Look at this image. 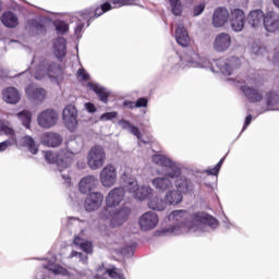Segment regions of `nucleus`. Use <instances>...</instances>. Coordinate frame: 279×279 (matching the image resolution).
<instances>
[{
    "mask_svg": "<svg viewBox=\"0 0 279 279\" xmlns=\"http://www.w3.org/2000/svg\"><path fill=\"white\" fill-rule=\"evenodd\" d=\"M233 82H235V86L241 88L251 104H258L263 101V93H260L258 88L251 87L252 84H256V80L250 77L241 80V77H236Z\"/></svg>",
    "mask_w": 279,
    "mask_h": 279,
    "instance_id": "nucleus-7",
    "label": "nucleus"
},
{
    "mask_svg": "<svg viewBox=\"0 0 279 279\" xmlns=\"http://www.w3.org/2000/svg\"><path fill=\"white\" fill-rule=\"evenodd\" d=\"M168 219L172 226L161 229V234L169 236H178L186 232H208V228L215 230L219 226V221L206 213L190 215L183 209L173 210Z\"/></svg>",
    "mask_w": 279,
    "mask_h": 279,
    "instance_id": "nucleus-1",
    "label": "nucleus"
},
{
    "mask_svg": "<svg viewBox=\"0 0 279 279\" xmlns=\"http://www.w3.org/2000/svg\"><path fill=\"white\" fill-rule=\"evenodd\" d=\"M70 258H77L80 263H87L88 260V256H86V254L80 253L77 251H72Z\"/></svg>",
    "mask_w": 279,
    "mask_h": 279,
    "instance_id": "nucleus-47",
    "label": "nucleus"
},
{
    "mask_svg": "<svg viewBox=\"0 0 279 279\" xmlns=\"http://www.w3.org/2000/svg\"><path fill=\"white\" fill-rule=\"evenodd\" d=\"M154 193V190L150 186L143 185L138 187L137 193H135V199H140V202H144V199H147L149 195Z\"/></svg>",
    "mask_w": 279,
    "mask_h": 279,
    "instance_id": "nucleus-43",
    "label": "nucleus"
},
{
    "mask_svg": "<svg viewBox=\"0 0 279 279\" xmlns=\"http://www.w3.org/2000/svg\"><path fill=\"white\" fill-rule=\"evenodd\" d=\"M182 62L185 64H191V66H196L198 69H210L213 73H221L222 75H232L234 71L240 69L241 59L239 57H231L229 59H218L213 63L206 57H199L194 49H187L183 57H181Z\"/></svg>",
    "mask_w": 279,
    "mask_h": 279,
    "instance_id": "nucleus-2",
    "label": "nucleus"
},
{
    "mask_svg": "<svg viewBox=\"0 0 279 279\" xmlns=\"http://www.w3.org/2000/svg\"><path fill=\"white\" fill-rule=\"evenodd\" d=\"M174 38L181 47H189L191 45V37L189 36V31L183 24H178L174 32Z\"/></svg>",
    "mask_w": 279,
    "mask_h": 279,
    "instance_id": "nucleus-28",
    "label": "nucleus"
},
{
    "mask_svg": "<svg viewBox=\"0 0 279 279\" xmlns=\"http://www.w3.org/2000/svg\"><path fill=\"white\" fill-rule=\"evenodd\" d=\"M56 29L58 34L63 35L69 32V24L64 21H59L56 23Z\"/></svg>",
    "mask_w": 279,
    "mask_h": 279,
    "instance_id": "nucleus-45",
    "label": "nucleus"
},
{
    "mask_svg": "<svg viewBox=\"0 0 279 279\" xmlns=\"http://www.w3.org/2000/svg\"><path fill=\"white\" fill-rule=\"evenodd\" d=\"M77 75H78V80H84V81H88V78L90 77V75H88V73H86V70L84 69H78Z\"/></svg>",
    "mask_w": 279,
    "mask_h": 279,
    "instance_id": "nucleus-52",
    "label": "nucleus"
},
{
    "mask_svg": "<svg viewBox=\"0 0 279 279\" xmlns=\"http://www.w3.org/2000/svg\"><path fill=\"white\" fill-rule=\"evenodd\" d=\"M170 3V12L174 16H182L183 7H182V0H168Z\"/></svg>",
    "mask_w": 279,
    "mask_h": 279,
    "instance_id": "nucleus-44",
    "label": "nucleus"
},
{
    "mask_svg": "<svg viewBox=\"0 0 279 279\" xmlns=\"http://www.w3.org/2000/svg\"><path fill=\"white\" fill-rule=\"evenodd\" d=\"M74 245H77L78 247H81V250L85 252V254H92L93 252V243L80 236L74 238Z\"/></svg>",
    "mask_w": 279,
    "mask_h": 279,
    "instance_id": "nucleus-41",
    "label": "nucleus"
},
{
    "mask_svg": "<svg viewBox=\"0 0 279 279\" xmlns=\"http://www.w3.org/2000/svg\"><path fill=\"white\" fill-rule=\"evenodd\" d=\"M99 180L105 189H112L117 184V167L112 163L105 166L99 174Z\"/></svg>",
    "mask_w": 279,
    "mask_h": 279,
    "instance_id": "nucleus-10",
    "label": "nucleus"
},
{
    "mask_svg": "<svg viewBox=\"0 0 279 279\" xmlns=\"http://www.w3.org/2000/svg\"><path fill=\"white\" fill-rule=\"evenodd\" d=\"M45 160H47L49 162V165H57L58 170L60 171L63 180H65V182L68 184H71V177L69 174H64L62 169H66L64 167H62V162L59 161L58 159V153L54 155L52 151L48 150L45 151Z\"/></svg>",
    "mask_w": 279,
    "mask_h": 279,
    "instance_id": "nucleus-29",
    "label": "nucleus"
},
{
    "mask_svg": "<svg viewBox=\"0 0 279 279\" xmlns=\"http://www.w3.org/2000/svg\"><path fill=\"white\" fill-rule=\"evenodd\" d=\"M158 214L154 211H146L144 215L140 217L138 223L141 230L144 232H149V230H154L158 226Z\"/></svg>",
    "mask_w": 279,
    "mask_h": 279,
    "instance_id": "nucleus-16",
    "label": "nucleus"
},
{
    "mask_svg": "<svg viewBox=\"0 0 279 279\" xmlns=\"http://www.w3.org/2000/svg\"><path fill=\"white\" fill-rule=\"evenodd\" d=\"M98 182L97 177L88 174L80 181L78 191L83 195H86L87 193H90V191H94V189H97Z\"/></svg>",
    "mask_w": 279,
    "mask_h": 279,
    "instance_id": "nucleus-23",
    "label": "nucleus"
},
{
    "mask_svg": "<svg viewBox=\"0 0 279 279\" xmlns=\"http://www.w3.org/2000/svg\"><path fill=\"white\" fill-rule=\"evenodd\" d=\"M123 106H125V108H130L131 110H133V108H136V102L131 100H125Z\"/></svg>",
    "mask_w": 279,
    "mask_h": 279,
    "instance_id": "nucleus-57",
    "label": "nucleus"
},
{
    "mask_svg": "<svg viewBox=\"0 0 279 279\" xmlns=\"http://www.w3.org/2000/svg\"><path fill=\"white\" fill-rule=\"evenodd\" d=\"M167 206V201L160 196H155L148 202V208L151 210H165Z\"/></svg>",
    "mask_w": 279,
    "mask_h": 279,
    "instance_id": "nucleus-39",
    "label": "nucleus"
},
{
    "mask_svg": "<svg viewBox=\"0 0 279 279\" xmlns=\"http://www.w3.org/2000/svg\"><path fill=\"white\" fill-rule=\"evenodd\" d=\"M25 94L28 97V99H32V101H45V97H47V92L45 88L38 87L36 85H28L25 88Z\"/></svg>",
    "mask_w": 279,
    "mask_h": 279,
    "instance_id": "nucleus-25",
    "label": "nucleus"
},
{
    "mask_svg": "<svg viewBox=\"0 0 279 279\" xmlns=\"http://www.w3.org/2000/svg\"><path fill=\"white\" fill-rule=\"evenodd\" d=\"M132 213V209L130 207H122L120 209H112L111 208V217L110 219V226L111 228H119L130 219V215Z\"/></svg>",
    "mask_w": 279,
    "mask_h": 279,
    "instance_id": "nucleus-13",
    "label": "nucleus"
},
{
    "mask_svg": "<svg viewBox=\"0 0 279 279\" xmlns=\"http://www.w3.org/2000/svg\"><path fill=\"white\" fill-rule=\"evenodd\" d=\"M33 32H36V34H45V25L40 24L38 21H33Z\"/></svg>",
    "mask_w": 279,
    "mask_h": 279,
    "instance_id": "nucleus-48",
    "label": "nucleus"
},
{
    "mask_svg": "<svg viewBox=\"0 0 279 279\" xmlns=\"http://www.w3.org/2000/svg\"><path fill=\"white\" fill-rule=\"evenodd\" d=\"M279 104V95L276 92H269L266 95V108L260 112H268V110H278L275 106Z\"/></svg>",
    "mask_w": 279,
    "mask_h": 279,
    "instance_id": "nucleus-37",
    "label": "nucleus"
},
{
    "mask_svg": "<svg viewBox=\"0 0 279 279\" xmlns=\"http://www.w3.org/2000/svg\"><path fill=\"white\" fill-rule=\"evenodd\" d=\"M58 119H60L58 111L53 109H46L37 116V123L44 130H50V128L58 124Z\"/></svg>",
    "mask_w": 279,
    "mask_h": 279,
    "instance_id": "nucleus-12",
    "label": "nucleus"
},
{
    "mask_svg": "<svg viewBox=\"0 0 279 279\" xmlns=\"http://www.w3.org/2000/svg\"><path fill=\"white\" fill-rule=\"evenodd\" d=\"M182 199H184V196L178 190H168L166 192L165 201L168 206H178V204H182Z\"/></svg>",
    "mask_w": 279,
    "mask_h": 279,
    "instance_id": "nucleus-32",
    "label": "nucleus"
},
{
    "mask_svg": "<svg viewBox=\"0 0 279 279\" xmlns=\"http://www.w3.org/2000/svg\"><path fill=\"white\" fill-rule=\"evenodd\" d=\"M232 47V37L228 33H219L216 35L214 43H213V49L217 53H226L228 49Z\"/></svg>",
    "mask_w": 279,
    "mask_h": 279,
    "instance_id": "nucleus-14",
    "label": "nucleus"
},
{
    "mask_svg": "<svg viewBox=\"0 0 279 279\" xmlns=\"http://www.w3.org/2000/svg\"><path fill=\"white\" fill-rule=\"evenodd\" d=\"M205 8H206V4H204V3H201L196 7H194V10H193L194 16H199V14H202V12H204Z\"/></svg>",
    "mask_w": 279,
    "mask_h": 279,
    "instance_id": "nucleus-51",
    "label": "nucleus"
},
{
    "mask_svg": "<svg viewBox=\"0 0 279 279\" xmlns=\"http://www.w3.org/2000/svg\"><path fill=\"white\" fill-rule=\"evenodd\" d=\"M16 117H17V119H20V121L22 122L24 128L29 130V128L32 125V111L23 110V111L16 113Z\"/></svg>",
    "mask_w": 279,
    "mask_h": 279,
    "instance_id": "nucleus-42",
    "label": "nucleus"
},
{
    "mask_svg": "<svg viewBox=\"0 0 279 279\" xmlns=\"http://www.w3.org/2000/svg\"><path fill=\"white\" fill-rule=\"evenodd\" d=\"M85 109L87 110V112H97V108L95 107V105L93 102H86L85 104Z\"/></svg>",
    "mask_w": 279,
    "mask_h": 279,
    "instance_id": "nucleus-55",
    "label": "nucleus"
},
{
    "mask_svg": "<svg viewBox=\"0 0 279 279\" xmlns=\"http://www.w3.org/2000/svg\"><path fill=\"white\" fill-rule=\"evenodd\" d=\"M62 121L65 128L70 132H75L77 130V107L75 105H68L62 111Z\"/></svg>",
    "mask_w": 279,
    "mask_h": 279,
    "instance_id": "nucleus-11",
    "label": "nucleus"
},
{
    "mask_svg": "<svg viewBox=\"0 0 279 279\" xmlns=\"http://www.w3.org/2000/svg\"><path fill=\"white\" fill-rule=\"evenodd\" d=\"M134 247H136V245L132 244L130 246H124L121 252L122 254H128L129 256H132V254H134Z\"/></svg>",
    "mask_w": 279,
    "mask_h": 279,
    "instance_id": "nucleus-53",
    "label": "nucleus"
},
{
    "mask_svg": "<svg viewBox=\"0 0 279 279\" xmlns=\"http://www.w3.org/2000/svg\"><path fill=\"white\" fill-rule=\"evenodd\" d=\"M97 279H125L123 274L117 269V267L106 268L102 266L97 268V275L95 276Z\"/></svg>",
    "mask_w": 279,
    "mask_h": 279,
    "instance_id": "nucleus-20",
    "label": "nucleus"
},
{
    "mask_svg": "<svg viewBox=\"0 0 279 279\" xmlns=\"http://www.w3.org/2000/svg\"><path fill=\"white\" fill-rule=\"evenodd\" d=\"M62 73V68L56 62L43 60L34 74L35 80H44V77H58Z\"/></svg>",
    "mask_w": 279,
    "mask_h": 279,
    "instance_id": "nucleus-8",
    "label": "nucleus"
},
{
    "mask_svg": "<svg viewBox=\"0 0 279 279\" xmlns=\"http://www.w3.org/2000/svg\"><path fill=\"white\" fill-rule=\"evenodd\" d=\"M274 1V5H276V8L279 9V0H272Z\"/></svg>",
    "mask_w": 279,
    "mask_h": 279,
    "instance_id": "nucleus-59",
    "label": "nucleus"
},
{
    "mask_svg": "<svg viewBox=\"0 0 279 279\" xmlns=\"http://www.w3.org/2000/svg\"><path fill=\"white\" fill-rule=\"evenodd\" d=\"M69 219H75V218H69Z\"/></svg>",
    "mask_w": 279,
    "mask_h": 279,
    "instance_id": "nucleus-61",
    "label": "nucleus"
},
{
    "mask_svg": "<svg viewBox=\"0 0 279 279\" xmlns=\"http://www.w3.org/2000/svg\"><path fill=\"white\" fill-rule=\"evenodd\" d=\"M228 19H230V13L226 8H218L214 12L213 16V25L214 27H223L226 23H228Z\"/></svg>",
    "mask_w": 279,
    "mask_h": 279,
    "instance_id": "nucleus-27",
    "label": "nucleus"
},
{
    "mask_svg": "<svg viewBox=\"0 0 279 279\" xmlns=\"http://www.w3.org/2000/svg\"><path fill=\"white\" fill-rule=\"evenodd\" d=\"M125 197V189L122 186L113 187L107 194L105 202L106 206L99 211L98 217L102 221H108L112 217V208H117Z\"/></svg>",
    "mask_w": 279,
    "mask_h": 279,
    "instance_id": "nucleus-6",
    "label": "nucleus"
},
{
    "mask_svg": "<svg viewBox=\"0 0 279 279\" xmlns=\"http://www.w3.org/2000/svg\"><path fill=\"white\" fill-rule=\"evenodd\" d=\"M265 51V48L260 47L258 44L253 45L251 48V53H253L254 56H263Z\"/></svg>",
    "mask_w": 279,
    "mask_h": 279,
    "instance_id": "nucleus-49",
    "label": "nucleus"
},
{
    "mask_svg": "<svg viewBox=\"0 0 279 279\" xmlns=\"http://www.w3.org/2000/svg\"><path fill=\"white\" fill-rule=\"evenodd\" d=\"M20 145H23V147H27L31 154H38V146L36 145L34 138L29 135L22 137L20 141Z\"/></svg>",
    "mask_w": 279,
    "mask_h": 279,
    "instance_id": "nucleus-40",
    "label": "nucleus"
},
{
    "mask_svg": "<svg viewBox=\"0 0 279 279\" xmlns=\"http://www.w3.org/2000/svg\"><path fill=\"white\" fill-rule=\"evenodd\" d=\"M1 10H2V7H1V2H0V12H1Z\"/></svg>",
    "mask_w": 279,
    "mask_h": 279,
    "instance_id": "nucleus-60",
    "label": "nucleus"
},
{
    "mask_svg": "<svg viewBox=\"0 0 279 279\" xmlns=\"http://www.w3.org/2000/svg\"><path fill=\"white\" fill-rule=\"evenodd\" d=\"M134 1H136V0H122V7H124V5H133Z\"/></svg>",
    "mask_w": 279,
    "mask_h": 279,
    "instance_id": "nucleus-58",
    "label": "nucleus"
},
{
    "mask_svg": "<svg viewBox=\"0 0 279 279\" xmlns=\"http://www.w3.org/2000/svg\"><path fill=\"white\" fill-rule=\"evenodd\" d=\"M135 108H147V98H140L135 102Z\"/></svg>",
    "mask_w": 279,
    "mask_h": 279,
    "instance_id": "nucleus-54",
    "label": "nucleus"
},
{
    "mask_svg": "<svg viewBox=\"0 0 279 279\" xmlns=\"http://www.w3.org/2000/svg\"><path fill=\"white\" fill-rule=\"evenodd\" d=\"M118 124L120 125V128H122V130H128L130 134H133V136H136V138L141 141L143 134L141 133V130L137 126L130 123V121L128 120H120Z\"/></svg>",
    "mask_w": 279,
    "mask_h": 279,
    "instance_id": "nucleus-38",
    "label": "nucleus"
},
{
    "mask_svg": "<svg viewBox=\"0 0 279 279\" xmlns=\"http://www.w3.org/2000/svg\"><path fill=\"white\" fill-rule=\"evenodd\" d=\"M153 162L166 169L161 177L151 180L154 189L159 193H165L171 190L175 180L182 175V170L178 167V163L163 155L153 156Z\"/></svg>",
    "mask_w": 279,
    "mask_h": 279,
    "instance_id": "nucleus-3",
    "label": "nucleus"
},
{
    "mask_svg": "<svg viewBox=\"0 0 279 279\" xmlns=\"http://www.w3.org/2000/svg\"><path fill=\"white\" fill-rule=\"evenodd\" d=\"M121 182L124 191L133 195V197L136 195V193L138 192V189L141 187L138 185V181L136 180V178L130 177L125 172L121 175Z\"/></svg>",
    "mask_w": 279,
    "mask_h": 279,
    "instance_id": "nucleus-24",
    "label": "nucleus"
},
{
    "mask_svg": "<svg viewBox=\"0 0 279 279\" xmlns=\"http://www.w3.org/2000/svg\"><path fill=\"white\" fill-rule=\"evenodd\" d=\"M104 204V194L101 192H89L85 198V210L95 213L99 210Z\"/></svg>",
    "mask_w": 279,
    "mask_h": 279,
    "instance_id": "nucleus-15",
    "label": "nucleus"
},
{
    "mask_svg": "<svg viewBox=\"0 0 279 279\" xmlns=\"http://www.w3.org/2000/svg\"><path fill=\"white\" fill-rule=\"evenodd\" d=\"M250 123H252V114H248L246 118H245V122H244V126L242 129V132H245V130H247Z\"/></svg>",
    "mask_w": 279,
    "mask_h": 279,
    "instance_id": "nucleus-56",
    "label": "nucleus"
},
{
    "mask_svg": "<svg viewBox=\"0 0 279 279\" xmlns=\"http://www.w3.org/2000/svg\"><path fill=\"white\" fill-rule=\"evenodd\" d=\"M88 86L89 88H92V90H94V93H96V95L98 96V99H100L102 104H108V97L110 96V92H108L106 87L99 84H93V83H88Z\"/></svg>",
    "mask_w": 279,
    "mask_h": 279,
    "instance_id": "nucleus-36",
    "label": "nucleus"
},
{
    "mask_svg": "<svg viewBox=\"0 0 279 279\" xmlns=\"http://www.w3.org/2000/svg\"><path fill=\"white\" fill-rule=\"evenodd\" d=\"M3 99L7 104H19L21 101V94L15 87H9L3 92Z\"/></svg>",
    "mask_w": 279,
    "mask_h": 279,
    "instance_id": "nucleus-34",
    "label": "nucleus"
},
{
    "mask_svg": "<svg viewBox=\"0 0 279 279\" xmlns=\"http://www.w3.org/2000/svg\"><path fill=\"white\" fill-rule=\"evenodd\" d=\"M62 141H64V138L57 132H46L41 135V143L46 147H60V145H62Z\"/></svg>",
    "mask_w": 279,
    "mask_h": 279,
    "instance_id": "nucleus-22",
    "label": "nucleus"
},
{
    "mask_svg": "<svg viewBox=\"0 0 279 279\" xmlns=\"http://www.w3.org/2000/svg\"><path fill=\"white\" fill-rule=\"evenodd\" d=\"M247 22L251 27H260L265 22V12L263 10H253L247 16Z\"/></svg>",
    "mask_w": 279,
    "mask_h": 279,
    "instance_id": "nucleus-31",
    "label": "nucleus"
},
{
    "mask_svg": "<svg viewBox=\"0 0 279 279\" xmlns=\"http://www.w3.org/2000/svg\"><path fill=\"white\" fill-rule=\"evenodd\" d=\"M1 23L4 27L14 28L19 25V16L12 11H7L1 15Z\"/></svg>",
    "mask_w": 279,
    "mask_h": 279,
    "instance_id": "nucleus-35",
    "label": "nucleus"
},
{
    "mask_svg": "<svg viewBox=\"0 0 279 279\" xmlns=\"http://www.w3.org/2000/svg\"><path fill=\"white\" fill-rule=\"evenodd\" d=\"M223 160H226V157L221 158L220 161L211 169L206 170L205 172L208 173V175H218L221 165H223Z\"/></svg>",
    "mask_w": 279,
    "mask_h": 279,
    "instance_id": "nucleus-46",
    "label": "nucleus"
},
{
    "mask_svg": "<svg viewBox=\"0 0 279 279\" xmlns=\"http://www.w3.org/2000/svg\"><path fill=\"white\" fill-rule=\"evenodd\" d=\"M0 132L10 136L9 140L0 143V151H5L8 147H12V145H16V133L14 129L10 128L5 122L0 121Z\"/></svg>",
    "mask_w": 279,
    "mask_h": 279,
    "instance_id": "nucleus-17",
    "label": "nucleus"
},
{
    "mask_svg": "<svg viewBox=\"0 0 279 279\" xmlns=\"http://www.w3.org/2000/svg\"><path fill=\"white\" fill-rule=\"evenodd\" d=\"M230 25L233 32H243V27H245V12L241 9L232 10Z\"/></svg>",
    "mask_w": 279,
    "mask_h": 279,
    "instance_id": "nucleus-18",
    "label": "nucleus"
},
{
    "mask_svg": "<svg viewBox=\"0 0 279 279\" xmlns=\"http://www.w3.org/2000/svg\"><path fill=\"white\" fill-rule=\"evenodd\" d=\"M78 24L76 25L74 32L76 36L82 34V29H84V21L89 22L93 19H98L99 16H95V9H86L77 13Z\"/></svg>",
    "mask_w": 279,
    "mask_h": 279,
    "instance_id": "nucleus-21",
    "label": "nucleus"
},
{
    "mask_svg": "<svg viewBox=\"0 0 279 279\" xmlns=\"http://www.w3.org/2000/svg\"><path fill=\"white\" fill-rule=\"evenodd\" d=\"M84 143L82 138H70L65 142V148H62L58 151V160L62 163L63 169H69L73 163V158L82 151Z\"/></svg>",
    "mask_w": 279,
    "mask_h": 279,
    "instance_id": "nucleus-5",
    "label": "nucleus"
},
{
    "mask_svg": "<svg viewBox=\"0 0 279 279\" xmlns=\"http://www.w3.org/2000/svg\"><path fill=\"white\" fill-rule=\"evenodd\" d=\"M114 8H123L122 0H106L105 3L100 5V8L94 9L95 16H101L105 12H110Z\"/></svg>",
    "mask_w": 279,
    "mask_h": 279,
    "instance_id": "nucleus-30",
    "label": "nucleus"
},
{
    "mask_svg": "<svg viewBox=\"0 0 279 279\" xmlns=\"http://www.w3.org/2000/svg\"><path fill=\"white\" fill-rule=\"evenodd\" d=\"M106 165V150L99 146H93L87 155V167L92 169V171H97V169H101Z\"/></svg>",
    "mask_w": 279,
    "mask_h": 279,
    "instance_id": "nucleus-9",
    "label": "nucleus"
},
{
    "mask_svg": "<svg viewBox=\"0 0 279 279\" xmlns=\"http://www.w3.org/2000/svg\"><path fill=\"white\" fill-rule=\"evenodd\" d=\"M51 276H62L65 279L82 278L80 271L73 268L66 269L56 264V257H53L51 260L46 262V264L43 265V268L37 270L35 279H53V277Z\"/></svg>",
    "mask_w": 279,
    "mask_h": 279,
    "instance_id": "nucleus-4",
    "label": "nucleus"
},
{
    "mask_svg": "<svg viewBox=\"0 0 279 279\" xmlns=\"http://www.w3.org/2000/svg\"><path fill=\"white\" fill-rule=\"evenodd\" d=\"M174 186L181 194L189 193V191L193 189V183L191 180L186 179V177H182V174H180L179 178L174 179Z\"/></svg>",
    "mask_w": 279,
    "mask_h": 279,
    "instance_id": "nucleus-33",
    "label": "nucleus"
},
{
    "mask_svg": "<svg viewBox=\"0 0 279 279\" xmlns=\"http://www.w3.org/2000/svg\"><path fill=\"white\" fill-rule=\"evenodd\" d=\"M52 53L53 56L62 62L64 58L66 57V39L63 37H58L53 41L52 46Z\"/></svg>",
    "mask_w": 279,
    "mask_h": 279,
    "instance_id": "nucleus-26",
    "label": "nucleus"
},
{
    "mask_svg": "<svg viewBox=\"0 0 279 279\" xmlns=\"http://www.w3.org/2000/svg\"><path fill=\"white\" fill-rule=\"evenodd\" d=\"M264 28L266 32H270L274 34L275 32H278L279 29V14L276 13V11H268L265 13L264 16Z\"/></svg>",
    "mask_w": 279,
    "mask_h": 279,
    "instance_id": "nucleus-19",
    "label": "nucleus"
},
{
    "mask_svg": "<svg viewBox=\"0 0 279 279\" xmlns=\"http://www.w3.org/2000/svg\"><path fill=\"white\" fill-rule=\"evenodd\" d=\"M117 111L106 112L101 114L100 121H112V119H117Z\"/></svg>",
    "mask_w": 279,
    "mask_h": 279,
    "instance_id": "nucleus-50",
    "label": "nucleus"
}]
</instances>
